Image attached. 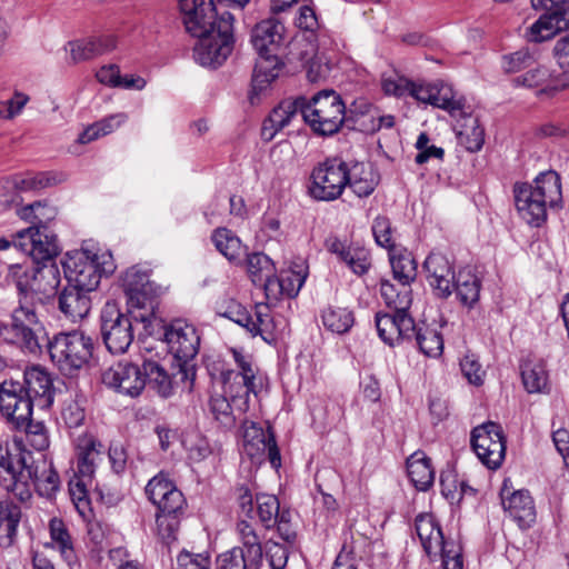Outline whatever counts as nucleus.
Listing matches in <instances>:
<instances>
[{
    "mask_svg": "<svg viewBox=\"0 0 569 569\" xmlns=\"http://www.w3.org/2000/svg\"><path fill=\"white\" fill-rule=\"evenodd\" d=\"M515 203L520 217L530 226L540 227L547 219V208L562 203L560 176L548 170L539 173L533 183H516Z\"/></svg>",
    "mask_w": 569,
    "mask_h": 569,
    "instance_id": "nucleus-1",
    "label": "nucleus"
},
{
    "mask_svg": "<svg viewBox=\"0 0 569 569\" xmlns=\"http://www.w3.org/2000/svg\"><path fill=\"white\" fill-rule=\"evenodd\" d=\"M284 27L277 19L270 18L258 22L251 32V42L258 52V59L252 74V94L264 90L278 78L283 62L279 59L278 51L283 40Z\"/></svg>",
    "mask_w": 569,
    "mask_h": 569,
    "instance_id": "nucleus-2",
    "label": "nucleus"
},
{
    "mask_svg": "<svg viewBox=\"0 0 569 569\" xmlns=\"http://www.w3.org/2000/svg\"><path fill=\"white\" fill-rule=\"evenodd\" d=\"M380 293L390 313L377 312L375 317L376 328L379 338L388 346H397L399 337L408 335L413 328V318L408 312L411 303L410 286L391 283L389 280H381Z\"/></svg>",
    "mask_w": 569,
    "mask_h": 569,
    "instance_id": "nucleus-3",
    "label": "nucleus"
},
{
    "mask_svg": "<svg viewBox=\"0 0 569 569\" xmlns=\"http://www.w3.org/2000/svg\"><path fill=\"white\" fill-rule=\"evenodd\" d=\"M44 338L46 328L31 303L20 300L11 312L10 323L0 320V339L26 355H39Z\"/></svg>",
    "mask_w": 569,
    "mask_h": 569,
    "instance_id": "nucleus-4",
    "label": "nucleus"
},
{
    "mask_svg": "<svg viewBox=\"0 0 569 569\" xmlns=\"http://www.w3.org/2000/svg\"><path fill=\"white\" fill-rule=\"evenodd\" d=\"M302 119L315 134L333 136L348 120L346 103L337 91L320 90L310 99L303 97Z\"/></svg>",
    "mask_w": 569,
    "mask_h": 569,
    "instance_id": "nucleus-5",
    "label": "nucleus"
},
{
    "mask_svg": "<svg viewBox=\"0 0 569 569\" xmlns=\"http://www.w3.org/2000/svg\"><path fill=\"white\" fill-rule=\"evenodd\" d=\"M46 346L52 362L66 375H72L84 367L92 358L94 342L92 338L80 330L59 332L51 339L46 338Z\"/></svg>",
    "mask_w": 569,
    "mask_h": 569,
    "instance_id": "nucleus-6",
    "label": "nucleus"
},
{
    "mask_svg": "<svg viewBox=\"0 0 569 569\" xmlns=\"http://www.w3.org/2000/svg\"><path fill=\"white\" fill-rule=\"evenodd\" d=\"M164 341L179 368L176 376L191 389L196 379V366L192 360L198 355L200 345L196 328L182 319H177L166 327Z\"/></svg>",
    "mask_w": 569,
    "mask_h": 569,
    "instance_id": "nucleus-7",
    "label": "nucleus"
},
{
    "mask_svg": "<svg viewBox=\"0 0 569 569\" xmlns=\"http://www.w3.org/2000/svg\"><path fill=\"white\" fill-rule=\"evenodd\" d=\"M68 284L88 292L94 291L102 274H110L116 266L110 252L91 253L88 250L78 251L63 262Z\"/></svg>",
    "mask_w": 569,
    "mask_h": 569,
    "instance_id": "nucleus-8",
    "label": "nucleus"
},
{
    "mask_svg": "<svg viewBox=\"0 0 569 569\" xmlns=\"http://www.w3.org/2000/svg\"><path fill=\"white\" fill-rule=\"evenodd\" d=\"M194 38H198L193 48L194 60L203 67L221 66L233 48V16L228 11L222 12L218 29Z\"/></svg>",
    "mask_w": 569,
    "mask_h": 569,
    "instance_id": "nucleus-9",
    "label": "nucleus"
},
{
    "mask_svg": "<svg viewBox=\"0 0 569 569\" xmlns=\"http://www.w3.org/2000/svg\"><path fill=\"white\" fill-rule=\"evenodd\" d=\"M8 277L14 281L20 293L34 292L47 298L57 292L61 281L57 261L33 263L32 268L12 264L9 267Z\"/></svg>",
    "mask_w": 569,
    "mask_h": 569,
    "instance_id": "nucleus-10",
    "label": "nucleus"
},
{
    "mask_svg": "<svg viewBox=\"0 0 569 569\" xmlns=\"http://www.w3.org/2000/svg\"><path fill=\"white\" fill-rule=\"evenodd\" d=\"M132 318L116 303L107 302L100 313V333L106 348L113 355L124 353L131 346L134 331Z\"/></svg>",
    "mask_w": 569,
    "mask_h": 569,
    "instance_id": "nucleus-11",
    "label": "nucleus"
},
{
    "mask_svg": "<svg viewBox=\"0 0 569 569\" xmlns=\"http://www.w3.org/2000/svg\"><path fill=\"white\" fill-rule=\"evenodd\" d=\"M348 166L333 158L319 163L311 173L310 196L320 201L338 199L348 183Z\"/></svg>",
    "mask_w": 569,
    "mask_h": 569,
    "instance_id": "nucleus-12",
    "label": "nucleus"
},
{
    "mask_svg": "<svg viewBox=\"0 0 569 569\" xmlns=\"http://www.w3.org/2000/svg\"><path fill=\"white\" fill-rule=\"evenodd\" d=\"M122 287L130 309H141L134 320L149 322L154 313L156 295L149 273L138 267L129 268L122 277Z\"/></svg>",
    "mask_w": 569,
    "mask_h": 569,
    "instance_id": "nucleus-13",
    "label": "nucleus"
},
{
    "mask_svg": "<svg viewBox=\"0 0 569 569\" xmlns=\"http://www.w3.org/2000/svg\"><path fill=\"white\" fill-rule=\"evenodd\" d=\"M470 441L483 465L490 469L501 466L506 455V441L498 423L489 421L473 428Z\"/></svg>",
    "mask_w": 569,
    "mask_h": 569,
    "instance_id": "nucleus-14",
    "label": "nucleus"
},
{
    "mask_svg": "<svg viewBox=\"0 0 569 569\" xmlns=\"http://www.w3.org/2000/svg\"><path fill=\"white\" fill-rule=\"evenodd\" d=\"M144 361L137 365L131 361H119L102 372L101 379L106 387L130 398L139 397L147 387L143 375Z\"/></svg>",
    "mask_w": 569,
    "mask_h": 569,
    "instance_id": "nucleus-15",
    "label": "nucleus"
},
{
    "mask_svg": "<svg viewBox=\"0 0 569 569\" xmlns=\"http://www.w3.org/2000/svg\"><path fill=\"white\" fill-rule=\"evenodd\" d=\"M14 247L30 256L33 263L56 261L61 252L57 234L51 229H23L18 232Z\"/></svg>",
    "mask_w": 569,
    "mask_h": 569,
    "instance_id": "nucleus-16",
    "label": "nucleus"
},
{
    "mask_svg": "<svg viewBox=\"0 0 569 569\" xmlns=\"http://www.w3.org/2000/svg\"><path fill=\"white\" fill-rule=\"evenodd\" d=\"M16 390V385H6L0 396V411L16 429L26 431L28 438L44 432L46 427L42 422L32 421L31 401L17 398Z\"/></svg>",
    "mask_w": 569,
    "mask_h": 569,
    "instance_id": "nucleus-17",
    "label": "nucleus"
},
{
    "mask_svg": "<svg viewBox=\"0 0 569 569\" xmlns=\"http://www.w3.org/2000/svg\"><path fill=\"white\" fill-rule=\"evenodd\" d=\"M182 22L188 33L206 36L218 29L220 16L213 0H180Z\"/></svg>",
    "mask_w": 569,
    "mask_h": 569,
    "instance_id": "nucleus-18",
    "label": "nucleus"
},
{
    "mask_svg": "<svg viewBox=\"0 0 569 569\" xmlns=\"http://www.w3.org/2000/svg\"><path fill=\"white\" fill-rule=\"evenodd\" d=\"M30 478L31 470L27 468L24 458L21 455H12L6 445L0 447V486L24 500V496H30L26 488Z\"/></svg>",
    "mask_w": 569,
    "mask_h": 569,
    "instance_id": "nucleus-19",
    "label": "nucleus"
},
{
    "mask_svg": "<svg viewBox=\"0 0 569 569\" xmlns=\"http://www.w3.org/2000/svg\"><path fill=\"white\" fill-rule=\"evenodd\" d=\"M239 372H228L224 378V391L233 397V401L240 411L249 408V395L259 392V386L251 363L243 356L236 353Z\"/></svg>",
    "mask_w": 569,
    "mask_h": 569,
    "instance_id": "nucleus-20",
    "label": "nucleus"
},
{
    "mask_svg": "<svg viewBox=\"0 0 569 569\" xmlns=\"http://www.w3.org/2000/svg\"><path fill=\"white\" fill-rule=\"evenodd\" d=\"M538 9H545L547 12L529 28L527 37L530 41L541 42L569 29V1L547 2L546 7Z\"/></svg>",
    "mask_w": 569,
    "mask_h": 569,
    "instance_id": "nucleus-21",
    "label": "nucleus"
},
{
    "mask_svg": "<svg viewBox=\"0 0 569 569\" xmlns=\"http://www.w3.org/2000/svg\"><path fill=\"white\" fill-rule=\"evenodd\" d=\"M503 509L517 522L520 530H527L536 522L537 513L528 490H512L505 481L500 490Z\"/></svg>",
    "mask_w": 569,
    "mask_h": 569,
    "instance_id": "nucleus-22",
    "label": "nucleus"
},
{
    "mask_svg": "<svg viewBox=\"0 0 569 569\" xmlns=\"http://www.w3.org/2000/svg\"><path fill=\"white\" fill-rule=\"evenodd\" d=\"M427 281L439 298H448L453 291L456 273L452 262L440 252H431L423 262Z\"/></svg>",
    "mask_w": 569,
    "mask_h": 569,
    "instance_id": "nucleus-23",
    "label": "nucleus"
},
{
    "mask_svg": "<svg viewBox=\"0 0 569 569\" xmlns=\"http://www.w3.org/2000/svg\"><path fill=\"white\" fill-rule=\"evenodd\" d=\"M144 490L159 511H180L184 505L182 492L163 472L150 479Z\"/></svg>",
    "mask_w": 569,
    "mask_h": 569,
    "instance_id": "nucleus-24",
    "label": "nucleus"
},
{
    "mask_svg": "<svg viewBox=\"0 0 569 569\" xmlns=\"http://www.w3.org/2000/svg\"><path fill=\"white\" fill-rule=\"evenodd\" d=\"M257 513L266 530L277 527L278 533L290 530L291 513L289 510L280 511V503L273 495H257Z\"/></svg>",
    "mask_w": 569,
    "mask_h": 569,
    "instance_id": "nucleus-25",
    "label": "nucleus"
},
{
    "mask_svg": "<svg viewBox=\"0 0 569 569\" xmlns=\"http://www.w3.org/2000/svg\"><path fill=\"white\" fill-rule=\"evenodd\" d=\"M326 248L358 276L367 273L371 267L370 253L362 247L349 246L337 237H329L326 240Z\"/></svg>",
    "mask_w": 569,
    "mask_h": 569,
    "instance_id": "nucleus-26",
    "label": "nucleus"
},
{
    "mask_svg": "<svg viewBox=\"0 0 569 569\" xmlns=\"http://www.w3.org/2000/svg\"><path fill=\"white\" fill-rule=\"evenodd\" d=\"M303 97L295 100H286L279 103L268 119L263 121L261 136L264 140H271L276 133L287 127L298 114L302 116Z\"/></svg>",
    "mask_w": 569,
    "mask_h": 569,
    "instance_id": "nucleus-27",
    "label": "nucleus"
},
{
    "mask_svg": "<svg viewBox=\"0 0 569 569\" xmlns=\"http://www.w3.org/2000/svg\"><path fill=\"white\" fill-rule=\"evenodd\" d=\"M415 342L419 350L427 357L437 358L442 355L443 339L441 333L425 323L417 325L413 321V328L403 337H399L397 345L402 342Z\"/></svg>",
    "mask_w": 569,
    "mask_h": 569,
    "instance_id": "nucleus-28",
    "label": "nucleus"
},
{
    "mask_svg": "<svg viewBox=\"0 0 569 569\" xmlns=\"http://www.w3.org/2000/svg\"><path fill=\"white\" fill-rule=\"evenodd\" d=\"M59 310L63 316L76 322L86 318L91 309L90 292L68 284L59 295Z\"/></svg>",
    "mask_w": 569,
    "mask_h": 569,
    "instance_id": "nucleus-29",
    "label": "nucleus"
},
{
    "mask_svg": "<svg viewBox=\"0 0 569 569\" xmlns=\"http://www.w3.org/2000/svg\"><path fill=\"white\" fill-rule=\"evenodd\" d=\"M102 445L94 438H84L78 445V462L74 477L91 480L97 465L102 460Z\"/></svg>",
    "mask_w": 569,
    "mask_h": 569,
    "instance_id": "nucleus-30",
    "label": "nucleus"
},
{
    "mask_svg": "<svg viewBox=\"0 0 569 569\" xmlns=\"http://www.w3.org/2000/svg\"><path fill=\"white\" fill-rule=\"evenodd\" d=\"M453 290L462 306L472 308L480 298L481 280L470 268H462L455 277Z\"/></svg>",
    "mask_w": 569,
    "mask_h": 569,
    "instance_id": "nucleus-31",
    "label": "nucleus"
},
{
    "mask_svg": "<svg viewBox=\"0 0 569 569\" xmlns=\"http://www.w3.org/2000/svg\"><path fill=\"white\" fill-rule=\"evenodd\" d=\"M407 471L411 482L420 491L428 490L435 481L431 460L421 451L412 453L407 459Z\"/></svg>",
    "mask_w": 569,
    "mask_h": 569,
    "instance_id": "nucleus-32",
    "label": "nucleus"
},
{
    "mask_svg": "<svg viewBox=\"0 0 569 569\" xmlns=\"http://www.w3.org/2000/svg\"><path fill=\"white\" fill-rule=\"evenodd\" d=\"M247 331L251 336H260L263 341L271 343L276 341V322L267 305H258L254 315L250 317Z\"/></svg>",
    "mask_w": 569,
    "mask_h": 569,
    "instance_id": "nucleus-33",
    "label": "nucleus"
},
{
    "mask_svg": "<svg viewBox=\"0 0 569 569\" xmlns=\"http://www.w3.org/2000/svg\"><path fill=\"white\" fill-rule=\"evenodd\" d=\"M18 216L31 223L29 228L50 229L49 223L56 219L57 209L46 201H36L19 209Z\"/></svg>",
    "mask_w": 569,
    "mask_h": 569,
    "instance_id": "nucleus-34",
    "label": "nucleus"
},
{
    "mask_svg": "<svg viewBox=\"0 0 569 569\" xmlns=\"http://www.w3.org/2000/svg\"><path fill=\"white\" fill-rule=\"evenodd\" d=\"M143 375L147 380V386L153 389L160 397L168 398L172 395V378L157 361L144 360Z\"/></svg>",
    "mask_w": 569,
    "mask_h": 569,
    "instance_id": "nucleus-35",
    "label": "nucleus"
},
{
    "mask_svg": "<svg viewBox=\"0 0 569 569\" xmlns=\"http://www.w3.org/2000/svg\"><path fill=\"white\" fill-rule=\"evenodd\" d=\"M231 397V402L223 395H214L211 396L209 407L210 412L213 416V419L219 422V425L224 429H231L236 426L237 421V412L244 413L246 411H240L234 401L233 397Z\"/></svg>",
    "mask_w": 569,
    "mask_h": 569,
    "instance_id": "nucleus-36",
    "label": "nucleus"
},
{
    "mask_svg": "<svg viewBox=\"0 0 569 569\" xmlns=\"http://www.w3.org/2000/svg\"><path fill=\"white\" fill-rule=\"evenodd\" d=\"M217 250L231 262L240 261L243 253L241 240L229 229L218 228L212 233Z\"/></svg>",
    "mask_w": 569,
    "mask_h": 569,
    "instance_id": "nucleus-37",
    "label": "nucleus"
},
{
    "mask_svg": "<svg viewBox=\"0 0 569 569\" xmlns=\"http://www.w3.org/2000/svg\"><path fill=\"white\" fill-rule=\"evenodd\" d=\"M521 377L530 393L543 392L548 387V373L543 361H527L521 366Z\"/></svg>",
    "mask_w": 569,
    "mask_h": 569,
    "instance_id": "nucleus-38",
    "label": "nucleus"
},
{
    "mask_svg": "<svg viewBox=\"0 0 569 569\" xmlns=\"http://www.w3.org/2000/svg\"><path fill=\"white\" fill-rule=\"evenodd\" d=\"M515 82L519 86L538 89V94L551 93L559 89V86L555 83L551 73L546 67L531 69L525 74L517 77Z\"/></svg>",
    "mask_w": 569,
    "mask_h": 569,
    "instance_id": "nucleus-39",
    "label": "nucleus"
},
{
    "mask_svg": "<svg viewBox=\"0 0 569 569\" xmlns=\"http://www.w3.org/2000/svg\"><path fill=\"white\" fill-rule=\"evenodd\" d=\"M348 180L347 186L360 198L370 196L378 183L371 167L365 166H356L352 171L348 170Z\"/></svg>",
    "mask_w": 569,
    "mask_h": 569,
    "instance_id": "nucleus-40",
    "label": "nucleus"
},
{
    "mask_svg": "<svg viewBox=\"0 0 569 569\" xmlns=\"http://www.w3.org/2000/svg\"><path fill=\"white\" fill-rule=\"evenodd\" d=\"M322 325L333 333L348 332L355 323L352 311L341 307H328L321 315Z\"/></svg>",
    "mask_w": 569,
    "mask_h": 569,
    "instance_id": "nucleus-41",
    "label": "nucleus"
},
{
    "mask_svg": "<svg viewBox=\"0 0 569 569\" xmlns=\"http://www.w3.org/2000/svg\"><path fill=\"white\" fill-rule=\"evenodd\" d=\"M86 398L82 395H76L64 400L60 418L68 429L81 427L86 420Z\"/></svg>",
    "mask_w": 569,
    "mask_h": 569,
    "instance_id": "nucleus-42",
    "label": "nucleus"
},
{
    "mask_svg": "<svg viewBox=\"0 0 569 569\" xmlns=\"http://www.w3.org/2000/svg\"><path fill=\"white\" fill-rule=\"evenodd\" d=\"M271 432L266 431L258 427L256 423H251L247 427L243 433V448L248 456L251 458L263 456L270 443Z\"/></svg>",
    "mask_w": 569,
    "mask_h": 569,
    "instance_id": "nucleus-43",
    "label": "nucleus"
},
{
    "mask_svg": "<svg viewBox=\"0 0 569 569\" xmlns=\"http://www.w3.org/2000/svg\"><path fill=\"white\" fill-rule=\"evenodd\" d=\"M431 106L443 109L456 117L463 113V103L460 99H456L452 88L445 83H436Z\"/></svg>",
    "mask_w": 569,
    "mask_h": 569,
    "instance_id": "nucleus-44",
    "label": "nucleus"
},
{
    "mask_svg": "<svg viewBox=\"0 0 569 569\" xmlns=\"http://www.w3.org/2000/svg\"><path fill=\"white\" fill-rule=\"evenodd\" d=\"M91 480L74 477L69 481V493L77 511L86 518L91 512L90 499L87 487L91 485Z\"/></svg>",
    "mask_w": 569,
    "mask_h": 569,
    "instance_id": "nucleus-45",
    "label": "nucleus"
},
{
    "mask_svg": "<svg viewBox=\"0 0 569 569\" xmlns=\"http://www.w3.org/2000/svg\"><path fill=\"white\" fill-rule=\"evenodd\" d=\"M440 558L443 569H462V546L460 536H446Z\"/></svg>",
    "mask_w": 569,
    "mask_h": 569,
    "instance_id": "nucleus-46",
    "label": "nucleus"
},
{
    "mask_svg": "<svg viewBox=\"0 0 569 569\" xmlns=\"http://www.w3.org/2000/svg\"><path fill=\"white\" fill-rule=\"evenodd\" d=\"M468 122L469 124H465L458 132V139L468 151L476 152L482 148L485 132L479 126L478 119L469 117Z\"/></svg>",
    "mask_w": 569,
    "mask_h": 569,
    "instance_id": "nucleus-47",
    "label": "nucleus"
},
{
    "mask_svg": "<svg viewBox=\"0 0 569 569\" xmlns=\"http://www.w3.org/2000/svg\"><path fill=\"white\" fill-rule=\"evenodd\" d=\"M393 278L399 284L410 286L417 276V264L410 254H400L390 259Z\"/></svg>",
    "mask_w": 569,
    "mask_h": 569,
    "instance_id": "nucleus-48",
    "label": "nucleus"
},
{
    "mask_svg": "<svg viewBox=\"0 0 569 569\" xmlns=\"http://www.w3.org/2000/svg\"><path fill=\"white\" fill-rule=\"evenodd\" d=\"M247 271L254 284L273 273V264L268 256L254 252L247 257Z\"/></svg>",
    "mask_w": 569,
    "mask_h": 569,
    "instance_id": "nucleus-49",
    "label": "nucleus"
},
{
    "mask_svg": "<svg viewBox=\"0 0 569 569\" xmlns=\"http://www.w3.org/2000/svg\"><path fill=\"white\" fill-rule=\"evenodd\" d=\"M10 183L17 191H30L46 188L51 184V178L47 173H38L32 177L12 176L4 180Z\"/></svg>",
    "mask_w": 569,
    "mask_h": 569,
    "instance_id": "nucleus-50",
    "label": "nucleus"
},
{
    "mask_svg": "<svg viewBox=\"0 0 569 569\" xmlns=\"http://www.w3.org/2000/svg\"><path fill=\"white\" fill-rule=\"evenodd\" d=\"M366 540V536H359V539H355V537L351 536L350 542L345 541L340 553L336 558L332 569H357L355 561L350 559L349 556L355 555L361 557L360 551L357 550V545L359 542L365 545Z\"/></svg>",
    "mask_w": 569,
    "mask_h": 569,
    "instance_id": "nucleus-51",
    "label": "nucleus"
},
{
    "mask_svg": "<svg viewBox=\"0 0 569 569\" xmlns=\"http://www.w3.org/2000/svg\"><path fill=\"white\" fill-rule=\"evenodd\" d=\"M20 508L9 501L0 502V531L14 533L20 521Z\"/></svg>",
    "mask_w": 569,
    "mask_h": 569,
    "instance_id": "nucleus-52",
    "label": "nucleus"
},
{
    "mask_svg": "<svg viewBox=\"0 0 569 569\" xmlns=\"http://www.w3.org/2000/svg\"><path fill=\"white\" fill-rule=\"evenodd\" d=\"M177 569H210L208 552H190L186 549L177 556Z\"/></svg>",
    "mask_w": 569,
    "mask_h": 569,
    "instance_id": "nucleus-53",
    "label": "nucleus"
},
{
    "mask_svg": "<svg viewBox=\"0 0 569 569\" xmlns=\"http://www.w3.org/2000/svg\"><path fill=\"white\" fill-rule=\"evenodd\" d=\"M249 539L244 541L243 547L238 548L243 556L244 563L248 569H258L262 561V547L258 540V536H247Z\"/></svg>",
    "mask_w": 569,
    "mask_h": 569,
    "instance_id": "nucleus-54",
    "label": "nucleus"
},
{
    "mask_svg": "<svg viewBox=\"0 0 569 569\" xmlns=\"http://www.w3.org/2000/svg\"><path fill=\"white\" fill-rule=\"evenodd\" d=\"M371 229L378 246L386 249H391L395 247L391 222L387 217H377L373 220Z\"/></svg>",
    "mask_w": 569,
    "mask_h": 569,
    "instance_id": "nucleus-55",
    "label": "nucleus"
},
{
    "mask_svg": "<svg viewBox=\"0 0 569 569\" xmlns=\"http://www.w3.org/2000/svg\"><path fill=\"white\" fill-rule=\"evenodd\" d=\"M73 63L86 61L97 57V50L92 38L70 41L67 44Z\"/></svg>",
    "mask_w": 569,
    "mask_h": 569,
    "instance_id": "nucleus-56",
    "label": "nucleus"
},
{
    "mask_svg": "<svg viewBox=\"0 0 569 569\" xmlns=\"http://www.w3.org/2000/svg\"><path fill=\"white\" fill-rule=\"evenodd\" d=\"M460 368L466 379L475 385L483 383L485 370L475 355H466L460 361Z\"/></svg>",
    "mask_w": 569,
    "mask_h": 569,
    "instance_id": "nucleus-57",
    "label": "nucleus"
},
{
    "mask_svg": "<svg viewBox=\"0 0 569 569\" xmlns=\"http://www.w3.org/2000/svg\"><path fill=\"white\" fill-rule=\"evenodd\" d=\"M331 64L328 59L315 56L307 66V77L310 82H318L330 74Z\"/></svg>",
    "mask_w": 569,
    "mask_h": 569,
    "instance_id": "nucleus-58",
    "label": "nucleus"
},
{
    "mask_svg": "<svg viewBox=\"0 0 569 569\" xmlns=\"http://www.w3.org/2000/svg\"><path fill=\"white\" fill-rule=\"evenodd\" d=\"M186 445L191 460L201 461L211 453L209 441L199 435L186 440Z\"/></svg>",
    "mask_w": 569,
    "mask_h": 569,
    "instance_id": "nucleus-59",
    "label": "nucleus"
},
{
    "mask_svg": "<svg viewBox=\"0 0 569 569\" xmlns=\"http://www.w3.org/2000/svg\"><path fill=\"white\" fill-rule=\"evenodd\" d=\"M43 546L58 550L68 562H71L74 558L71 536H50V541L44 542Z\"/></svg>",
    "mask_w": 569,
    "mask_h": 569,
    "instance_id": "nucleus-60",
    "label": "nucleus"
},
{
    "mask_svg": "<svg viewBox=\"0 0 569 569\" xmlns=\"http://www.w3.org/2000/svg\"><path fill=\"white\" fill-rule=\"evenodd\" d=\"M218 313L224 318L230 319L237 325L247 329L251 315L241 305L230 301L226 310H218Z\"/></svg>",
    "mask_w": 569,
    "mask_h": 569,
    "instance_id": "nucleus-61",
    "label": "nucleus"
},
{
    "mask_svg": "<svg viewBox=\"0 0 569 569\" xmlns=\"http://www.w3.org/2000/svg\"><path fill=\"white\" fill-rule=\"evenodd\" d=\"M179 511L157 512V526L160 533H176L180 529Z\"/></svg>",
    "mask_w": 569,
    "mask_h": 569,
    "instance_id": "nucleus-62",
    "label": "nucleus"
},
{
    "mask_svg": "<svg viewBox=\"0 0 569 569\" xmlns=\"http://www.w3.org/2000/svg\"><path fill=\"white\" fill-rule=\"evenodd\" d=\"M280 283L286 297H296L305 282V277L296 272H286L280 274Z\"/></svg>",
    "mask_w": 569,
    "mask_h": 569,
    "instance_id": "nucleus-63",
    "label": "nucleus"
},
{
    "mask_svg": "<svg viewBox=\"0 0 569 569\" xmlns=\"http://www.w3.org/2000/svg\"><path fill=\"white\" fill-rule=\"evenodd\" d=\"M219 569H248L243 556L238 548L222 553L218 558Z\"/></svg>",
    "mask_w": 569,
    "mask_h": 569,
    "instance_id": "nucleus-64",
    "label": "nucleus"
}]
</instances>
